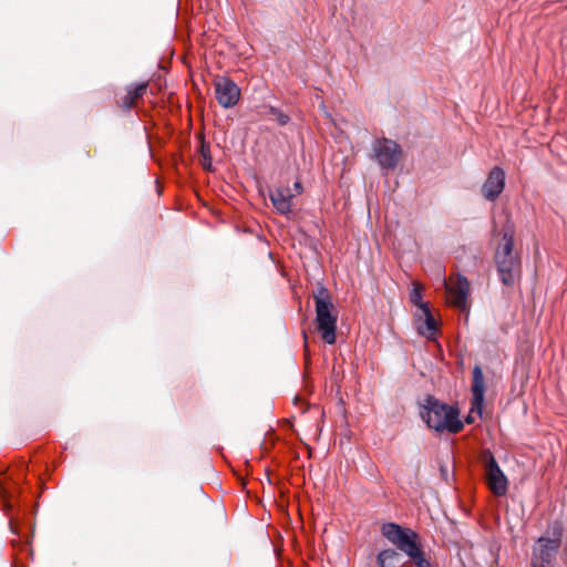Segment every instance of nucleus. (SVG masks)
<instances>
[{
  "label": "nucleus",
  "instance_id": "6ab92c4d",
  "mask_svg": "<svg viewBox=\"0 0 567 567\" xmlns=\"http://www.w3.org/2000/svg\"><path fill=\"white\" fill-rule=\"evenodd\" d=\"M199 161H200V164L204 169H207V171L212 169L213 159L210 156V150H209V146L206 145L205 143H203L200 146V159Z\"/></svg>",
  "mask_w": 567,
  "mask_h": 567
},
{
  "label": "nucleus",
  "instance_id": "f8f14e48",
  "mask_svg": "<svg viewBox=\"0 0 567 567\" xmlns=\"http://www.w3.org/2000/svg\"><path fill=\"white\" fill-rule=\"evenodd\" d=\"M293 197L295 194L288 186H280L269 192V198L274 207L281 215L291 213Z\"/></svg>",
  "mask_w": 567,
  "mask_h": 567
},
{
  "label": "nucleus",
  "instance_id": "412c9836",
  "mask_svg": "<svg viewBox=\"0 0 567 567\" xmlns=\"http://www.w3.org/2000/svg\"><path fill=\"white\" fill-rule=\"evenodd\" d=\"M303 339H305V352H306V354H307V353H308V341H307L308 336H307V333H306V332H303Z\"/></svg>",
  "mask_w": 567,
  "mask_h": 567
},
{
  "label": "nucleus",
  "instance_id": "4468645a",
  "mask_svg": "<svg viewBox=\"0 0 567 567\" xmlns=\"http://www.w3.org/2000/svg\"><path fill=\"white\" fill-rule=\"evenodd\" d=\"M421 312L424 317V320L423 322L419 323L417 331L420 334L426 337L427 339H433L437 331L436 321L431 313L430 308H427V311L422 310Z\"/></svg>",
  "mask_w": 567,
  "mask_h": 567
},
{
  "label": "nucleus",
  "instance_id": "aec40b11",
  "mask_svg": "<svg viewBox=\"0 0 567 567\" xmlns=\"http://www.w3.org/2000/svg\"><path fill=\"white\" fill-rule=\"evenodd\" d=\"M293 188H295L297 195H300L303 190V187L299 181L295 182Z\"/></svg>",
  "mask_w": 567,
  "mask_h": 567
},
{
  "label": "nucleus",
  "instance_id": "7ed1b4c3",
  "mask_svg": "<svg viewBox=\"0 0 567 567\" xmlns=\"http://www.w3.org/2000/svg\"><path fill=\"white\" fill-rule=\"evenodd\" d=\"M313 299L317 330L321 333L324 342L333 344L336 342L337 315L332 313L334 307L330 293L324 287H320Z\"/></svg>",
  "mask_w": 567,
  "mask_h": 567
},
{
  "label": "nucleus",
  "instance_id": "0eeeda50",
  "mask_svg": "<svg viewBox=\"0 0 567 567\" xmlns=\"http://www.w3.org/2000/svg\"><path fill=\"white\" fill-rule=\"evenodd\" d=\"M449 302L460 309L462 312L468 311L467 297L470 295V281L466 277L457 275L455 279L450 278V282L444 281Z\"/></svg>",
  "mask_w": 567,
  "mask_h": 567
},
{
  "label": "nucleus",
  "instance_id": "4be33fe9",
  "mask_svg": "<svg viewBox=\"0 0 567 567\" xmlns=\"http://www.w3.org/2000/svg\"><path fill=\"white\" fill-rule=\"evenodd\" d=\"M6 493V488L2 486V483L0 482V495H3Z\"/></svg>",
  "mask_w": 567,
  "mask_h": 567
},
{
  "label": "nucleus",
  "instance_id": "f257e3e1",
  "mask_svg": "<svg viewBox=\"0 0 567 567\" xmlns=\"http://www.w3.org/2000/svg\"><path fill=\"white\" fill-rule=\"evenodd\" d=\"M420 415L430 429L436 432L458 433L463 430L458 410L427 395L421 406Z\"/></svg>",
  "mask_w": 567,
  "mask_h": 567
},
{
  "label": "nucleus",
  "instance_id": "1a4fd4ad",
  "mask_svg": "<svg viewBox=\"0 0 567 567\" xmlns=\"http://www.w3.org/2000/svg\"><path fill=\"white\" fill-rule=\"evenodd\" d=\"M485 480L488 488L495 496H504L508 489V481L499 468L494 456H489L485 464Z\"/></svg>",
  "mask_w": 567,
  "mask_h": 567
},
{
  "label": "nucleus",
  "instance_id": "9d476101",
  "mask_svg": "<svg viewBox=\"0 0 567 567\" xmlns=\"http://www.w3.org/2000/svg\"><path fill=\"white\" fill-rule=\"evenodd\" d=\"M215 95L223 107L229 109L238 103L240 89L233 80L220 78L215 81Z\"/></svg>",
  "mask_w": 567,
  "mask_h": 567
},
{
  "label": "nucleus",
  "instance_id": "9b49d317",
  "mask_svg": "<svg viewBox=\"0 0 567 567\" xmlns=\"http://www.w3.org/2000/svg\"><path fill=\"white\" fill-rule=\"evenodd\" d=\"M505 187V172L503 168L495 166L493 167L486 181L482 186L483 196L489 200L494 202L498 198Z\"/></svg>",
  "mask_w": 567,
  "mask_h": 567
},
{
  "label": "nucleus",
  "instance_id": "2eb2a0df",
  "mask_svg": "<svg viewBox=\"0 0 567 567\" xmlns=\"http://www.w3.org/2000/svg\"><path fill=\"white\" fill-rule=\"evenodd\" d=\"M378 564L380 567H399L400 555L394 549H384L378 554Z\"/></svg>",
  "mask_w": 567,
  "mask_h": 567
},
{
  "label": "nucleus",
  "instance_id": "f03ea898",
  "mask_svg": "<svg viewBox=\"0 0 567 567\" xmlns=\"http://www.w3.org/2000/svg\"><path fill=\"white\" fill-rule=\"evenodd\" d=\"M513 248L514 233L507 229L503 234V244L498 246L495 254L497 270L505 286H513L520 274V261Z\"/></svg>",
  "mask_w": 567,
  "mask_h": 567
},
{
  "label": "nucleus",
  "instance_id": "39448f33",
  "mask_svg": "<svg viewBox=\"0 0 567 567\" xmlns=\"http://www.w3.org/2000/svg\"><path fill=\"white\" fill-rule=\"evenodd\" d=\"M559 548V538L539 537L533 547L530 567H554Z\"/></svg>",
  "mask_w": 567,
  "mask_h": 567
},
{
  "label": "nucleus",
  "instance_id": "ddd939ff",
  "mask_svg": "<svg viewBox=\"0 0 567 567\" xmlns=\"http://www.w3.org/2000/svg\"><path fill=\"white\" fill-rule=\"evenodd\" d=\"M147 87V82L138 83L135 86H128L126 93L118 97L117 105L123 110L132 109L146 94Z\"/></svg>",
  "mask_w": 567,
  "mask_h": 567
},
{
  "label": "nucleus",
  "instance_id": "423d86ee",
  "mask_svg": "<svg viewBox=\"0 0 567 567\" xmlns=\"http://www.w3.org/2000/svg\"><path fill=\"white\" fill-rule=\"evenodd\" d=\"M372 150L378 164L385 169H394L402 156L401 146L385 137L375 140Z\"/></svg>",
  "mask_w": 567,
  "mask_h": 567
},
{
  "label": "nucleus",
  "instance_id": "6e6552de",
  "mask_svg": "<svg viewBox=\"0 0 567 567\" xmlns=\"http://www.w3.org/2000/svg\"><path fill=\"white\" fill-rule=\"evenodd\" d=\"M485 396V380L484 374L481 367L475 365L473 369V380H472V403L471 411L466 417L467 423H474L473 414L476 413L480 417L483 412Z\"/></svg>",
  "mask_w": 567,
  "mask_h": 567
},
{
  "label": "nucleus",
  "instance_id": "20e7f679",
  "mask_svg": "<svg viewBox=\"0 0 567 567\" xmlns=\"http://www.w3.org/2000/svg\"><path fill=\"white\" fill-rule=\"evenodd\" d=\"M381 533L390 543H392L406 556H409L421 545L419 535L414 530L410 528H403L395 523L383 524L381 527Z\"/></svg>",
  "mask_w": 567,
  "mask_h": 567
},
{
  "label": "nucleus",
  "instance_id": "dca6fc26",
  "mask_svg": "<svg viewBox=\"0 0 567 567\" xmlns=\"http://www.w3.org/2000/svg\"><path fill=\"white\" fill-rule=\"evenodd\" d=\"M410 301L416 306L420 311H427L429 305L427 302L422 301V286L419 282H413V288L410 293Z\"/></svg>",
  "mask_w": 567,
  "mask_h": 567
},
{
  "label": "nucleus",
  "instance_id": "f3484780",
  "mask_svg": "<svg viewBox=\"0 0 567 567\" xmlns=\"http://www.w3.org/2000/svg\"><path fill=\"white\" fill-rule=\"evenodd\" d=\"M408 557L415 565V567H432V564L425 557L421 545L416 549H414Z\"/></svg>",
  "mask_w": 567,
  "mask_h": 567
},
{
  "label": "nucleus",
  "instance_id": "a211bd4d",
  "mask_svg": "<svg viewBox=\"0 0 567 567\" xmlns=\"http://www.w3.org/2000/svg\"><path fill=\"white\" fill-rule=\"evenodd\" d=\"M267 113L269 115L272 116V118L275 121H277V123L280 125V126H285L289 123L290 121V117L288 114L281 112L279 109L275 107V106H269L267 109Z\"/></svg>",
  "mask_w": 567,
  "mask_h": 567
}]
</instances>
